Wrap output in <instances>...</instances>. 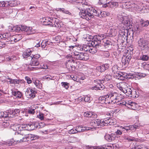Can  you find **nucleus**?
Wrapping results in <instances>:
<instances>
[{"label":"nucleus","mask_w":149,"mask_h":149,"mask_svg":"<svg viewBox=\"0 0 149 149\" xmlns=\"http://www.w3.org/2000/svg\"><path fill=\"white\" fill-rule=\"evenodd\" d=\"M126 31H127V30L122 29V30L120 29L118 32L121 36H125Z\"/></svg>","instance_id":"de8ad7c7"},{"label":"nucleus","mask_w":149,"mask_h":149,"mask_svg":"<svg viewBox=\"0 0 149 149\" xmlns=\"http://www.w3.org/2000/svg\"><path fill=\"white\" fill-rule=\"evenodd\" d=\"M74 3L76 4H77L78 5H79V6L77 7L78 9L80 11L79 13V15L80 16L79 13L83 10H84V8H83L85 6H88L89 4L87 2L85 1L84 0H75L74 1Z\"/></svg>","instance_id":"39448f33"},{"label":"nucleus","mask_w":149,"mask_h":149,"mask_svg":"<svg viewBox=\"0 0 149 149\" xmlns=\"http://www.w3.org/2000/svg\"><path fill=\"white\" fill-rule=\"evenodd\" d=\"M25 80L26 81L27 83L29 84H31L32 82V81L30 78L27 76L25 77Z\"/></svg>","instance_id":"4d7b16f0"},{"label":"nucleus","mask_w":149,"mask_h":149,"mask_svg":"<svg viewBox=\"0 0 149 149\" xmlns=\"http://www.w3.org/2000/svg\"><path fill=\"white\" fill-rule=\"evenodd\" d=\"M85 117L88 118H96L97 114L95 113L92 111H87L85 112L84 114Z\"/></svg>","instance_id":"a211bd4d"},{"label":"nucleus","mask_w":149,"mask_h":149,"mask_svg":"<svg viewBox=\"0 0 149 149\" xmlns=\"http://www.w3.org/2000/svg\"><path fill=\"white\" fill-rule=\"evenodd\" d=\"M131 58V56L130 55L127 56L125 58H123L122 60V65L123 66L126 67L127 66Z\"/></svg>","instance_id":"4468645a"},{"label":"nucleus","mask_w":149,"mask_h":149,"mask_svg":"<svg viewBox=\"0 0 149 149\" xmlns=\"http://www.w3.org/2000/svg\"><path fill=\"white\" fill-rule=\"evenodd\" d=\"M40 56L39 54H36L35 55H33L32 56V58L36 59L38 60V58H40Z\"/></svg>","instance_id":"052dcab7"},{"label":"nucleus","mask_w":149,"mask_h":149,"mask_svg":"<svg viewBox=\"0 0 149 149\" xmlns=\"http://www.w3.org/2000/svg\"><path fill=\"white\" fill-rule=\"evenodd\" d=\"M149 57L146 55H143L140 57H138V58L139 59L142 60L143 61H147L149 60Z\"/></svg>","instance_id":"c9c22d12"},{"label":"nucleus","mask_w":149,"mask_h":149,"mask_svg":"<svg viewBox=\"0 0 149 149\" xmlns=\"http://www.w3.org/2000/svg\"><path fill=\"white\" fill-rule=\"evenodd\" d=\"M136 104L134 102L130 101L128 102V104H127V107L130 109H135Z\"/></svg>","instance_id":"a878e982"},{"label":"nucleus","mask_w":149,"mask_h":149,"mask_svg":"<svg viewBox=\"0 0 149 149\" xmlns=\"http://www.w3.org/2000/svg\"><path fill=\"white\" fill-rule=\"evenodd\" d=\"M49 26L52 27H55L58 28L61 27L60 24L59 23V20L55 18H52V22H50Z\"/></svg>","instance_id":"f8f14e48"},{"label":"nucleus","mask_w":149,"mask_h":149,"mask_svg":"<svg viewBox=\"0 0 149 149\" xmlns=\"http://www.w3.org/2000/svg\"><path fill=\"white\" fill-rule=\"evenodd\" d=\"M69 133L70 134H75L77 132L76 129H72L70 130V131H69Z\"/></svg>","instance_id":"13d9d810"},{"label":"nucleus","mask_w":149,"mask_h":149,"mask_svg":"<svg viewBox=\"0 0 149 149\" xmlns=\"http://www.w3.org/2000/svg\"><path fill=\"white\" fill-rule=\"evenodd\" d=\"M132 3L130 2H126L125 3L124 5H125V6H127L126 8H128V7H130V6Z\"/></svg>","instance_id":"774afa93"},{"label":"nucleus","mask_w":149,"mask_h":149,"mask_svg":"<svg viewBox=\"0 0 149 149\" xmlns=\"http://www.w3.org/2000/svg\"><path fill=\"white\" fill-rule=\"evenodd\" d=\"M13 130L16 131H21L20 129V125L19 124L15 125L13 126Z\"/></svg>","instance_id":"09e8293b"},{"label":"nucleus","mask_w":149,"mask_h":149,"mask_svg":"<svg viewBox=\"0 0 149 149\" xmlns=\"http://www.w3.org/2000/svg\"><path fill=\"white\" fill-rule=\"evenodd\" d=\"M66 58L67 60L66 61V68L69 70L70 71H72L75 70L74 66H73L72 65L70 64L73 62L72 58L71 55H67Z\"/></svg>","instance_id":"1a4fd4ad"},{"label":"nucleus","mask_w":149,"mask_h":149,"mask_svg":"<svg viewBox=\"0 0 149 149\" xmlns=\"http://www.w3.org/2000/svg\"><path fill=\"white\" fill-rule=\"evenodd\" d=\"M130 11H140L141 8L139 6L134 3H132L130 6L128 8Z\"/></svg>","instance_id":"2eb2a0df"},{"label":"nucleus","mask_w":149,"mask_h":149,"mask_svg":"<svg viewBox=\"0 0 149 149\" xmlns=\"http://www.w3.org/2000/svg\"><path fill=\"white\" fill-rule=\"evenodd\" d=\"M34 83V84L36 86L37 88H39V82L40 81L38 80H36L35 81L33 82Z\"/></svg>","instance_id":"0e129e2a"},{"label":"nucleus","mask_w":149,"mask_h":149,"mask_svg":"<svg viewBox=\"0 0 149 149\" xmlns=\"http://www.w3.org/2000/svg\"><path fill=\"white\" fill-rule=\"evenodd\" d=\"M96 48L97 49V48L95 46H92V47H91L90 51H89V52L92 54H94L95 53L97 52V50ZM97 49H99L97 48Z\"/></svg>","instance_id":"a19ab883"},{"label":"nucleus","mask_w":149,"mask_h":149,"mask_svg":"<svg viewBox=\"0 0 149 149\" xmlns=\"http://www.w3.org/2000/svg\"><path fill=\"white\" fill-rule=\"evenodd\" d=\"M141 25L142 26L146 27L149 24V21H144L143 19L140 22Z\"/></svg>","instance_id":"4c0bfd02"},{"label":"nucleus","mask_w":149,"mask_h":149,"mask_svg":"<svg viewBox=\"0 0 149 149\" xmlns=\"http://www.w3.org/2000/svg\"><path fill=\"white\" fill-rule=\"evenodd\" d=\"M143 68L149 71V64H146L143 65Z\"/></svg>","instance_id":"e2e57ef3"},{"label":"nucleus","mask_w":149,"mask_h":149,"mask_svg":"<svg viewBox=\"0 0 149 149\" xmlns=\"http://www.w3.org/2000/svg\"><path fill=\"white\" fill-rule=\"evenodd\" d=\"M9 115L6 112H3L0 111V118H6L8 117H10V116H9Z\"/></svg>","instance_id":"c756f323"},{"label":"nucleus","mask_w":149,"mask_h":149,"mask_svg":"<svg viewBox=\"0 0 149 149\" xmlns=\"http://www.w3.org/2000/svg\"><path fill=\"white\" fill-rule=\"evenodd\" d=\"M62 86L66 89H68L69 87V84L67 82H62Z\"/></svg>","instance_id":"864d4df0"},{"label":"nucleus","mask_w":149,"mask_h":149,"mask_svg":"<svg viewBox=\"0 0 149 149\" xmlns=\"http://www.w3.org/2000/svg\"><path fill=\"white\" fill-rule=\"evenodd\" d=\"M106 13L102 12L99 9L95 10L93 8H86L85 10H82L79 13L80 16L87 20H89L91 18H93L94 16L100 18L104 16Z\"/></svg>","instance_id":"f257e3e1"},{"label":"nucleus","mask_w":149,"mask_h":149,"mask_svg":"<svg viewBox=\"0 0 149 149\" xmlns=\"http://www.w3.org/2000/svg\"><path fill=\"white\" fill-rule=\"evenodd\" d=\"M100 39L99 38V36H96L89 41L88 44H91L93 46H95L97 48L100 49V47H101L100 43L101 42Z\"/></svg>","instance_id":"0eeeda50"},{"label":"nucleus","mask_w":149,"mask_h":149,"mask_svg":"<svg viewBox=\"0 0 149 149\" xmlns=\"http://www.w3.org/2000/svg\"><path fill=\"white\" fill-rule=\"evenodd\" d=\"M9 81L7 80V81L9 82L10 84H19L20 81H22L20 80H18L17 79H9Z\"/></svg>","instance_id":"cd10ccee"},{"label":"nucleus","mask_w":149,"mask_h":149,"mask_svg":"<svg viewBox=\"0 0 149 149\" xmlns=\"http://www.w3.org/2000/svg\"><path fill=\"white\" fill-rule=\"evenodd\" d=\"M138 42L139 48L142 50H144L149 47L148 45V41L144 40L143 38H139L138 40Z\"/></svg>","instance_id":"6e6552de"},{"label":"nucleus","mask_w":149,"mask_h":149,"mask_svg":"<svg viewBox=\"0 0 149 149\" xmlns=\"http://www.w3.org/2000/svg\"><path fill=\"white\" fill-rule=\"evenodd\" d=\"M4 12L5 13L9 14L13 12V10L10 8H7L4 9Z\"/></svg>","instance_id":"79ce46f5"},{"label":"nucleus","mask_w":149,"mask_h":149,"mask_svg":"<svg viewBox=\"0 0 149 149\" xmlns=\"http://www.w3.org/2000/svg\"><path fill=\"white\" fill-rule=\"evenodd\" d=\"M74 58L77 60L86 61L89 58L88 55L86 53L75 51L74 52Z\"/></svg>","instance_id":"7ed1b4c3"},{"label":"nucleus","mask_w":149,"mask_h":149,"mask_svg":"<svg viewBox=\"0 0 149 149\" xmlns=\"http://www.w3.org/2000/svg\"><path fill=\"white\" fill-rule=\"evenodd\" d=\"M107 96L109 98V101H107V102L112 104L120 101L123 97L122 95L113 91L109 92L107 94Z\"/></svg>","instance_id":"f03ea898"},{"label":"nucleus","mask_w":149,"mask_h":149,"mask_svg":"<svg viewBox=\"0 0 149 149\" xmlns=\"http://www.w3.org/2000/svg\"><path fill=\"white\" fill-rule=\"evenodd\" d=\"M28 64L33 66H37L39 64V62L38 60L36 59L31 57V58L30 59L29 61Z\"/></svg>","instance_id":"b1692460"},{"label":"nucleus","mask_w":149,"mask_h":149,"mask_svg":"<svg viewBox=\"0 0 149 149\" xmlns=\"http://www.w3.org/2000/svg\"><path fill=\"white\" fill-rule=\"evenodd\" d=\"M36 93V91L35 88L30 89L27 88L25 94L29 98H33L35 97V94Z\"/></svg>","instance_id":"9b49d317"},{"label":"nucleus","mask_w":149,"mask_h":149,"mask_svg":"<svg viewBox=\"0 0 149 149\" xmlns=\"http://www.w3.org/2000/svg\"><path fill=\"white\" fill-rule=\"evenodd\" d=\"M109 67V65L105 64L100 66H98L96 68V69L99 72H102L107 69Z\"/></svg>","instance_id":"412c9836"},{"label":"nucleus","mask_w":149,"mask_h":149,"mask_svg":"<svg viewBox=\"0 0 149 149\" xmlns=\"http://www.w3.org/2000/svg\"><path fill=\"white\" fill-rule=\"evenodd\" d=\"M91 47L90 45H85L83 48V49L85 51L89 52V51L91 49Z\"/></svg>","instance_id":"a18cd8bd"},{"label":"nucleus","mask_w":149,"mask_h":149,"mask_svg":"<svg viewBox=\"0 0 149 149\" xmlns=\"http://www.w3.org/2000/svg\"><path fill=\"white\" fill-rule=\"evenodd\" d=\"M35 128V126L33 124H28V128H27V130H34Z\"/></svg>","instance_id":"8fccbe9b"},{"label":"nucleus","mask_w":149,"mask_h":149,"mask_svg":"<svg viewBox=\"0 0 149 149\" xmlns=\"http://www.w3.org/2000/svg\"><path fill=\"white\" fill-rule=\"evenodd\" d=\"M114 74V76L116 77V78L119 80H124L125 78V76H127L126 73H124L121 72H116Z\"/></svg>","instance_id":"f3484780"},{"label":"nucleus","mask_w":149,"mask_h":149,"mask_svg":"<svg viewBox=\"0 0 149 149\" xmlns=\"http://www.w3.org/2000/svg\"><path fill=\"white\" fill-rule=\"evenodd\" d=\"M118 19L122 24L126 26L129 27V28H130L132 27L131 22L127 17H123L122 15H119L118 16Z\"/></svg>","instance_id":"20e7f679"},{"label":"nucleus","mask_w":149,"mask_h":149,"mask_svg":"<svg viewBox=\"0 0 149 149\" xmlns=\"http://www.w3.org/2000/svg\"><path fill=\"white\" fill-rule=\"evenodd\" d=\"M22 39L21 35L20 34H17L12 37V39L15 42H17Z\"/></svg>","instance_id":"72a5a7b5"},{"label":"nucleus","mask_w":149,"mask_h":149,"mask_svg":"<svg viewBox=\"0 0 149 149\" xmlns=\"http://www.w3.org/2000/svg\"><path fill=\"white\" fill-rule=\"evenodd\" d=\"M6 3L4 1H0V7H3L6 6Z\"/></svg>","instance_id":"338daca9"},{"label":"nucleus","mask_w":149,"mask_h":149,"mask_svg":"<svg viewBox=\"0 0 149 149\" xmlns=\"http://www.w3.org/2000/svg\"><path fill=\"white\" fill-rule=\"evenodd\" d=\"M107 95L104 96L100 97L99 98V100H100L102 101L103 102H106V103H108L107 102V101H108V100L107 99V100H106L107 98H109L108 97H107Z\"/></svg>","instance_id":"58836bf2"},{"label":"nucleus","mask_w":149,"mask_h":149,"mask_svg":"<svg viewBox=\"0 0 149 149\" xmlns=\"http://www.w3.org/2000/svg\"><path fill=\"white\" fill-rule=\"evenodd\" d=\"M23 31H24L27 33L28 35L31 34L36 32L35 30L33 29L31 27H28L25 26H23Z\"/></svg>","instance_id":"ddd939ff"},{"label":"nucleus","mask_w":149,"mask_h":149,"mask_svg":"<svg viewBox=\"0 0 149 149\" xmlns=\"http://www.w3.org/2000/svg\"><path fill=\"white\" fill-rule=\"evenodd\" d=\"M88 149H101L98 147L97 146H88L87 147Z\"/></svg>","instance_id":"680f3d73"},{"label":"nucleus","mask_w":149,"mask_h":149,"mask_svg":"<svg viewBox=\"0 0 149 149\" xmlns=\"http://www.w3.org/2000/svg\"><path fill=\"white\" fill-rule=\"evenodd\" d=\"M39 68L41 69H47L48 68V66L46 64H42L40 65V67Z\"/></svg>","instance_id":"bf43d9fd"},{"label":"nucleus","mask_w":149,"mask_h":149,"mask_svg":"<svg viewBox=\"0 0 149 149\" xmlns=\"http://www.w3.org/2000/svg\"><path fill=\"white\" fill-rule=\"evenodd\" d=\"M128 85V84L125 82H121V91H123L124 93H127V91L130 90L129 88H127Z\"/></svg>","instance_id":"5701e85b"},{"label":"nucleus","mask_w":149,"mask_h":149,"mask_svg":"<svg viewBox=\"0 0 149 149\" xmlns=\"http://www.w3.org/2000/svg\"><path fill=\"white\" fill-rule=\"evenodd\" d=\"M52 17H46L45 18V20L43 22L44 25L49 26V25L48 24H49L50 22H52Z\"/></svg>","instance_id":"c85d7f7f"},{"label":"nucleus","mask_w":149,"mask_h":149,"mask_svg":"<svg viewBox=\"0 0 149 149\" xmlns=\"http://www.w3.org/2000/svg\"><path fill=\"white\" fill-rule=\"evenodd\" d=\"M22 135L21 134H18L17 136L15 139V141H16L17 143L21 142L24 141V138L22 137Z\"/></svg>","instance_id":"473e14b6"},{"label":"nucleus","mask_w":149,"mask_h":149,"mask_svg":"<svg viewBox=\"0 0 149 149\" xmlns=\"http://www.w3.org/2000/svg\"><path fill=\"white\" fill-rule=\"evenodd\" d=\"M23 26L21 25L14 26L13 32H19L20 31H23Z\"/></svg>","instance_id":"bb28decb"},{"label":"nucleus","mask_w":149,"mask_h":149,"mask_svg":"<svg viewBox=\"0 0 149 149\" xmlns=\"http://www.w3.org/2000/svg\"><path fill=\"white\" fill-rule=\"evenodd\" d=\"M104 120L94 119L90 123V125L95 128H100L104 126Z\"/></svg>","instance_id":"423d86ee"},{"label":"nucleus","mask_w":149,"mask_h":149,"mask_svg":"<svg viewBox=\"0 0 149 149\" xmlns=\"http://www.w3.org/2000/svg\"><path fill=\"white\" fill-rule=\"evenodd\" d=\"M139 126L136 125L134 124L132 125H130L129 126H125L124 127L121 126L120 128L121 130L124 129L127 132H129V130L132 131V132L135 131L136 129L139 128Z\"/></svg>","instance_id":"9d476101"},{"label":"nucleus","mask_w":149,"mask_h":149,"mask_svg":"<svg viewBox=\"0 0 149 149\" xmlns=\"http://www.w3.org/2000/svg\"><path fill=\"white\" fill-rule=\"evenodd\" d=\"M28 138H30L31 140H34L38 138L37 136L33 134H29Z\"/></svg>","instance_id":"c03bdc74"},{"label":"nucleus","mask_w":149,"mask_h":149,"mask_svg":"<svg viewBox=\"0 0 149 149\" xmlns=\"http://www.w3.org/2000/svg\"><path fill=\"white\" fill-rule=\"evenodd\" d=\"M112 79L111 75L109 74H107L103 77L102 81H108Z\"/></svg>","instance_id":"f704fd0d"},{"label":"nucleus","mask_w":149,"mask_h":149,"mask_svg":"<svg viewBox=\"0 0 149 149\" xmlns=\"http://www.w3.org/2000/svg\"><path fill=\"white\" fill-rule=\"evenodd\" d=\"M118 5V4L117 2H108L107 6H110L111 7H116Z\"/></svg>","instance_id":"7c9ffc66"},{"label":"nucleus","mask_w":149,"mask_h":149,"mask_svg":"<svg viewBox=\"0 0 149 149\" xmlns=\"http://www.w3.org/2000/svg\"><path fill=\"white\" fill-rule=\"evenodd\" d=\"M69 139L70 140L69 141L70 143H74L78 141H79L78 138L74 137H70Z\"/></svg>","instance_id":"ea45409f"},{"label":"nucleus","mask_w":149,"mask_h":149,"mask_svg":"<svg viewBox=\"0 0 149 149\" xmlns=\"http://www.w3.org/2000/svg\"><path fill=\"white\" fill-rule=\"evenodd\" d=\"M127 74L128 75L127 76H127H126L127 78L133 79L134 78V74L129 73L128 74Z\"/></svg>","instance_id":"5fc2aeb1"},{"label":"nucleus","mask_w":149,"mask_h":149,"mask_svg":"<svg viewBox=\"0 0 149 149\" xmlns=\"http://www.w3.org/2000/svg\"><path fill=\"white\" fill-rule=\"evenodd\" d=\"M136 92L134 91H132V93L131 95H128L129 96H130L131 97L133 98H135L137 97H138V95H136Z\"/></svg>","instance_id":"3c124183"},{"label":"nucleus","mask_w":149,"mask_h":149,"mask_svg":"<svg viewBox=\"0 0 149 149\" xmlns=\"http://www.w3.org/2000/svg\"><path fill=\"white\" fill-rule=\"evenodd\" d=\"M104 126L109 125H114L116 123V120L115 119H112L109 118L104 120Z\"/></svg>","instance_id":"dca6fc26"},{"label":"nucleus","mask_w":149,"mask_h":149,"mask_svg":"<svg viewBox=\"0 0 149 149\" xmlns=\"http://www.w3.org/2000/svg\"><path fill=\"white\" fill-rule=\"evenodd\" d=\"M91 128L87 127H83L82 126H79L76 127V129L77 132H80L85 131H87L90 130Z\"/></svg>","instance_id":"4be33fe9"},{"label":"nucleus","mask_w":149,"mask_h":149,"mask_svg":"<svg viewBox=\"0 0 149 149\" xmlns=\"http://www.w3.org/2000/svg\"><path fill=\"white\" fill-rule=\"evenodd\" d=\"M105 88V86L102 84H98L96 85L92 86L90 88V89L92 90H102Z\"/></svg>","instance_id":"aec40b11"},{"label":"nucleus","mask_w":149,"mask_h":149,"mask_svg":"<svg viewBox=\"0 0 149 149\" xmlns=\"http://www.w3.org/2000/svg\"><path fill=\"white\" fill-rule=\"evenodd\" d=\"M20 125V129L21 130H27V128H28V124H22Z\"/></svg>","instance_id":"37998d69"},{"label":"nucleus","mask_w":149,"mask_h":149,"mask_svg":"<svg viewBox=\"0 0 149 149\" xmlns=\"http://www.w3.org/2000/svg\"><path fill=\"white\" fill-rule=\"evenodd\" d=\"M104 44L103 45L106 48H108L109 46L111 45V42L109 40H104Z\"/></svg>","instance_id":"e433bc0d"},{"label":"nucleus","mask_w":149,"mask_h":149,"mask_svg":"<svg viewBox=\"0 0 149 149\" xmlns=\"http://www.w3.org/2000/svg\"><path fill=\"white\" fill-rule=\"evenodd\" d=\"M115 137V135L114 134H112L111 135L107 134L104 136L105 139L109 142L114 140Z\"/></svg>","instance_id":"393cba45"},{"label":"nucleus","mask_w":149,"mask_h":149,"mask_svg":"<svg viewBox=\"0 0 149 149\" xmlns=\"http://www.w3.org/2000/svg\"><path fill=\"white\" fill-rule=\"evenodd\" d=\"M37 116L41 120H43L44 119L43 114L40 113Z\"/></svg>","instance_id":"69168bd1"},{"label":"nucleus","mask_w":149,"mask_h":149,"mask_svg":"<svg viewBox=\"0 0 149 149\" xmlns=\"http://www.w3.org/2000/svg\"><path fill=\"white\" fill-rule=\"evenodd\" d=\"M32 52L29 51L28 50L25 51L22 54V56L24 58H27V60L29 61L33 56V54H31Z\"/></svg>","instance_id":"6ab92c4d"},{"label":"nucleus","mask_w":149,"mask_h":149,"mask_svg":"<svg viewBox=\"0 0 149 149\" xmlns=\"http://www.w3.org/2000/svg\"><path fill=\"white\" fill-rule=\"evenodd\" d=\"M54 76H52L50 75H46L44 77V79H47L48 80H54Z\"/></svg>","instance_id":"49530a36"},{"label":"nucleus","mask_w":149,"mask_h":149,"mask_svg":"<svg viewBox=\"0 0 149 149\" xmlns=\"http://www.w3.org/2000/svg\"><path fill=\"white\" fill-rule=\"evenodd\" d=\"M13 95L17 98H20L22 96V93L19 91H14L12 92Z\"/></svg>","instance_id":"2f4dec72"},{"label":"nucleus","mask_w":149,"mask_h":149,"mask_svg":"<svg viewBox=\"0 0 149 149\" xmlns=\"http://www.w3.org/2000/svg\"><path fill=\"white\" fill-rule=\"evenodd\" d=\"M122 131L119 130H117V131L115 132L116 133L117 135H121L122 134V132H124L125 133H126L125 130L123 129Z\"/></svg>","instance_id":"603ef678"},{"label":"nucleus","mask_w":149,"mask_h":149,"mask_svg":"<svg viewBox=\"0 0 149 149\" xmlns=\"http://www.w3.org/2000/svg\"><path fill=\"white\" fill-rule=\"evenodd\" d=\"M128 101H124L122 102H120V103H119V104L121 106H123L125 105V106L127 107V104H128Z\"/></svg>","instance_id":"6e6d98bb"}]
</instances>
